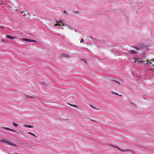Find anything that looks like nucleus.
Listing matches in <instances>:
<instances>
[{
    "label": "nucleus",
    "instance_id": "17",
    "mask_svg": "<svg viewBox=\"0 0 154 154\" xmlns=\"http://www.w3.org/2000/svg\"><path fill=\"white\" fill-rule=\"evenodd\" d=\"M29 42H36V41H35V40H32V39H29Z\"/></svg>",
    "mask_w": 154,
    "mask_h": 154
},
{
    "label": "nucleus",
    "instance_id": "32",
    "mask_svg": "<svg viewBox=\"0 0 154 154\" xmlns=\"http://www.w3.org/2000/svg\"><path fill=\"white\" fill-rule=\"evenodd\" d=\"M44 83H43V85H44Z\"/></svg>",
    "mask_w": 154,
    "mask_h": 154
},
{
    "label": "nucleus",
    "instance_id": "21",
    "mask_svg": "<svg viewBox=\"0 0 154 154\" xmlns=\"http://www.w3.org/2000/svg\"><path fill=\"white\" fill-rule=\"evenodd\" d=\"M113 94H114V95H119L118 94L116 93H115V92H113L112 93Z\"/></svg>",
    "mask_w": 154,
    "mask_h": 154
},
{
    "label": "nucleus",
    "instance_id": "2",
    "mask_svg": "<svg viewBox=\"0 0 154 154\" xmlns=\"http://www.w3.org/2000/svg\"><path fill=\"white\" fill-rule=\"evenodd\" d=\"M134 62L136 63H143L145 62L144 59L143 58H134Z\"/></svg>",
    "mask_w": 154,
    "mask_h": 154
},
{
    "label": "nucleus",
    "instance_id": "3",
    "mask_svg": "<svg viewBox=\"0 0 154 154\" xmlns=\"http://www.w3.org/2000/svg\"><path fill=\"white\" fill-rule=\"evenodd\" d=\"M56 23H56L55 25V26H61L62 25V26H65V24L63 23V20H60V21H56Z\"/></svg>",
    "mask_w": 154,
    "mask_h": 154
},
{
    "label": "nucleus",
    "instance_id": "11",
    "mask_svg": "<svg viewBox=\"0 0 154 154\" xmlns=\"http://www.w3.org/2000/svg\"><path fill=\"white\" fill-rule=\"evenodd\" d=\"M69 57V56L68 55H66L65 54H63L62 55L61 57Z\"/></svg>",
    "mask_w": 154,
    "mask_h": 154
},
{
    "label": "nucleus",
    "instance_id": "26",
    "mask_svg": "<svg viewBox=\"0 0 154 154\" xmlns=\"http://www.w3.org/2000/svg\"><path fill=\"white\" fill-rule=\"evenodd\" d=\"M34 97H33L30 96H29V98H33Z\"/></svg>",
    "mask_w": 154,
    "mask_h": 154
},
{
    "label": "nucleus",
    "instance_id": "16",
    "mask_svg": "<svg viewBox=\"0 0 154 154\" xmlns=\"http://www.w3.org/2000/svg\"><path fill=\"white\" fill-rule=\"evenodd\" d=\"M130 52L132 54H134L135 53V51L134 50H131L130 51Z\"/></svg>",
    "mask_w": 154,
    "mask_h": 154
},
{
    "label": "nucleus",
    "instance_id": "18",
    "mask_svg": "<svg viewBox=\"0 0 154 154\" xmlns=\"http://www.w3.org/2000/svg\"><path fill=\"white\" fill-rule=\"evenodd\" d=\"M21 13L23 14V16H26V14H25V12L24 11H22L21 12Z\"/></svg>",
    "mask_w": 154,
    "mask_h": 154
},
{
    "label": "nucleus",
    "instance_id": "30",
    "mask_svg": "<svg viewBox=\"0 0 154 154\" xmlns=\"http://www.w3.org/2000/svg\"><path fill=\"white\" fill-rule=\"evenodd\" d=\"M28 98H29V95H27L26 96Z\"/></svg>",
    "mask_w": 154,
    "mask_h": 154
},
{
    "label": "nucleus",
    "instance_id": "22",
    "mask_svg": "<svg viewBox=\"0 0 154 154\" xmlns=\"http://www.w3.org/2000/svg\"><path fill=\"white\" fill-rule=\"evenodd\" d=\"M72 106L74 107H76V108H78V106L77 105H72Z\"/></svg>",
    "mask_w": 154,
    "mask_h": 154
},
{
    "label": "nucleus",
    "instance_id": "13",
    "mask_svg": "<svg viewBox=\"0 0 154 154\" xmlns=\"http://www.w3.org/2000/svg\"><path fill=\"white\" fill-rule=\"evenodd\" d=\"M89 106L91 107L92 108H93V109H97V110H99V109L95 108V107H94V106H93V105H92L91 104H90L89 105Z\"/></svg>",
    "mask_w": 154,
    "mask_h": 154
},
{
    "label": "nucleus",
    "instance_id": "33",
    "mask_svg": "<svg viewBox=\"0 0 154 154\" xmlns=\"http://www.w3.org/2000/svg\"><path fill=\"white\" fill-rule=\"evenodd\" d=\"M16 154H18V153H16Z\"/></svg>",
    "mask_w": 154,
    "mask_h": 154
},
{
    "label": "nucleus",
    "instance_id": "29",
    "mask_svg": "<svg viewBox=\"0 0 154 154\" xmlns=\"http://www.w3.org/2000/svg\"><path fill=\"white\" fill-rule=\"evenodd\" d=\"M83 61H85V63H86V60H82Z\"/></svg>",
    "mask_w": 154,
    "mask_h": 154
},
{
    "label": "nucleus",
    "instance_id": "10",
    "mask_svg": "<svg viewBox=\"0 0 154 154\" xmlns=\"http://www.w3.org/2000/svg\"><path fill=\"white\" fill-rule=\"evenodd\" d=\"M3 128H4L5 129H6V130L11 131H13V132H16V131L13 130V129H10V128H8L3 127Z\"/></svg>",
    "mask_w": 154,
    "mask_h": 154
},
{
    "label": "nucleus",
    "instance_id": "24",
    "mask_svg": "<svg viewBox=\"0 0 154 154\" xmlns=\"http://www.w3.org/2000/svg\"><path fill=\"white\" fill-rule=\"evenodd\" d=\"M64 14H67V13H66V11H65H65H64Z\"/></svg>",
    "mask_w": 154,
    "mask_h": 154
},
{
    "label": "nucleus",
    "instance_id": "12",
    "mask_svg": "<svg viewBox=\"0 0 154 154\" xmlns=\"http://www.w3.org/2000/svg\"><path fill=\"white\" fill-rule=\"evenodd\" d=\"M13 125L15 127H17L18 126V124L15 123L14 122H13Z\"/></svg>",
    "mask_w": 154,
    "mask_h": 154
},
{
    "label": "nucleus",
    "instance_id": "6",
    "mask_svg": "<svg viewBox=\"0 0 154 154\" xmlns=\"http://www.w3.org/2000/svg\"><path fill=\"white\" fill-rule=\"evenodd\" d=\"M29 134L32 135L34 137V138H31L30 137V139H33L35 141L37 140V138H38V137L34 134L29 132Z\"/></svg>",
    "mask_w": 154,
    "mask_h": 154
},
{
    "label": "nucleus",
    "instance_id": "23",
    "mask_svg": "<svg viewBox=\"0 0 154 154\" xmlns=\"http://www.w3.org/2000/svg\"><path fill=\"white\" fill-rule=\"evenodd\" d=\"M84 42V40L83 39H81L80 40V43H82Z\"/></svg>",
    "mask_w": 154,
    "mask_h": 154
},
{
    "label": "nucleus",
    "instance_id": "5",
    "mask_svg": "<svg viewBox=\"0 0 154 154\" xmlns=\"http://www.w3.org/2000/svg\"><path fill=\"white\" fill-rule=\"evenodd\" d=\"M152 60L153 61V62H152V60H150V61L149 60H146V64H150L152 65V66H154V59H152Z\"/></svg>",
    "mask_w": 154,
    "mask_h": 154
},
{
    "label": "nucleus",
    "instance_id": "25",
    "mask_svg": "<svg viewBox=\"0 0 154 154\" xmlns=\"http://www.w3.org/2000/svg\"><path fill=\"white\" fill-rule=\"evenodd\" d=\"M33 126H32L31 125H29V128H33Z\"/></svg>",
    "mask_w": 154,
    "mask_h": 154
},
{
    "label": "nucleus",
    "instance_id": "14",
    "mask_svg": "<svg viewBox=\"0 0 154 154\" xmlns=\"http://www.w3.org/2000/svg\"><path fill=\"white\" fill-rule=\"evenodd\" d=\"M1 41L2 42L5 43H7L8 42V41L7 40H5V39H2Z\"/></svg>",
    "mask_w": 154,
    "mask_h": 154
},
{
    "label": "nucleus",
    "instance_id": "9",
    "mask_svg": "<svg viewBox=\"0 0 154 154\" xmlns=\"http://www.w3.org/2000/svg\"><path fill=\"white\" fill-rule=\"evenodd\" d=\"M146 72L147 73H150L151 72V73H154V70L152 69H148L146 70Z\"/></svg>",
    "mask_w": 154,
    "mask_h": 154
},
{
    "label": "nucleus",
    "instance_id": "27",
    "mask_svg": "<svg viewBox=\"0 0 154 154\" xmlns=\"http://www.w3.org/2000/svg\"><path fill=\"white\" fill-rule=\"evenodd\" d=\"M91 121H94V122H96V121H95V120H92V119H91Z\"/></svg>",
    "mask_w": 154,
    "mask_h": 154
},
{
    "label": "nucleus",
    "instance_id": "7",
    "mask_svg": "<svg viewBox=\"0 0 154 154\" xmlns=\"http://www.w3.org/2000/svg\"><path fill=\"white\" fill-rule=\"evenodd\" d=\"M6 37L11 39H17V37L16 36H12L9 35H6Z\"/></svg>",
    "mask_w": 154,
    "mask_h": 154
},
{
    "label": "nucleus",
    "instance_id": "4",
    "mask_svg": "<svg viewBox=\"0 0 154 154\" xmlns=\"http://www.w3.org/2000/svg\"><path fill=\"white\" fill-rule=\"evenodd\" d=\"M110 80L114 83H116L118 86H119L121 85V83L119 82L116 79L112 78Z\"/></svg>",
    "mask_w": 154,
    "mask_h": 154
},
{
    "label": "nucleus",
    "instance_id": "1",
    "mask_svg": "<svg viewBox=\"0 0 154 154\" xmlns=\"http://www.w3.org/2000/svg\"><path fill=\"white\" fill-rule=\"evenodd\" d=\"M0 142L2 143H5L7 144L16 147H17V146L16 144L13 143L11 142L10 141H8L5 138L2 139L1 137H0Z\"/></svg>",
    "mask_w": 154,
    "mask_h": 154
},
{
    "label": "nucleus",
    "instance_id": "15",
    "mask_svg": "<svg viewBox=\"0 0 154 154\" xmlns=\"http://www.w3.org/2000/svg\"><path fill=\"white\" fill-rule=\"evenodd\" d=\"M22 40L23 41H26L27 42H29V39H23Z\"/></svg>",
    "mask_w": 154,
    "mask_h": 154
},
{
    "label": "nucleus",
    "instance_id": "19",
    "mask_svg": "<svg viewBox=\"0 0 154 154\" xmlns=\"http://www.w3.org/2000/svg\"><path fill=\"white\" fill-rule=\"evenodd\" d=\"M23 126L25 127L29 128V125H24Z\"/></svg>",
    "mask_w": 154,
    "mask_h": 154
},
{
    "label": "nucleus",
    "instance_id": "8",
    "mask_svg": "<svg viewBox=\"0 0 154 154\" xmlns=\"http://www.w3.org/2000/svg\"><path fill=\"white\" fill-rule=\"evenodd\" d=\"M115 147H116L117 148L119 149V150H120V151H121L122 152H126V151H131V152H133V151L132 150H130V149L122 150V149H121L119 148L117 146H115Z\"/></svg>",
    "mask_w": 154,
    "mask_h": 154
},
{
    "label": "nucleus",
    "instance_id": "20",
    "mask_svg": "<svg viewBox=\"0 0 154 154\" xmlns=\"http://www.w3.org/2000/svg\"><path fill=\"white\" fill-rule=\"evenodd\" d=\"M132 104L133 105H134V106L135 107H137V105L136 104H135L134 103H132Z\"/></svg>",
    "mask_w": 154,
    "mask_h": 154
},
{
    "label": "nucleus",
    "instance_id": "31",
    "mask_svg": "<svg viewBox=\"0 0 154 154\" xmlns=\"http://www.w3.org/2000/svg\"><path fill=\"white\" fill-rule=\"evenodd\" d=\"M118 95L119 96H122L121 95Z\"/></svg>",
    "mask_w": 154,
    "mask_h": 154
},
{
    "label": "nucleus",
    "instance_id": "28",
    "mask_svg": "<svg viewBox=\"0 0 154 154\" xmlns=\"http://www.w3.org/2000/svg\"><path fill=\"white\" fill-rule=\"evenodd\" d=\"M69 105L72 106V105H73V104H69Z\"/></svg>",
    "mask_w": 154,
    "mask_h": 154
}]
</instances>
